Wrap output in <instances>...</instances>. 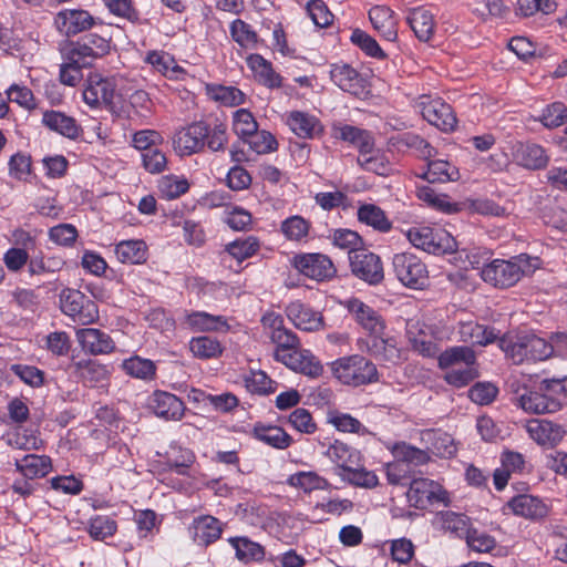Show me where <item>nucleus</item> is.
Masks as SVG:
<instances>
[{"label": "nucleus", "mask_w": 567, "mask_h": 567, "mask_svg": "<svg viewBox=\"0 0 567 567\" xmlns=\"http://www.w3.org/2000/svg\"><path fill=\"white\" fill-rule=\"evenodd\" d=\"M224 221L236 231L248 229L252 223L251 214L243 207L231 206L225 210Z\"/></svg>", "instance_id": "obj_64"}, {"label": "nucleus", "mask_w": 567, "mask_h": 567, "mask_svg": "<svg viewBox=\"0 0 567 567\" xmlns=\"http://www.w3.org/2000/svg\"><path fill=\"white\" fill-rule=\"evenodd\" d=\"M507 507L516 516L526 519H542L549 513V506L538 496L530 494H520L511 498Z\"/></svg>", "instance_id": "obj_24"}, {"label": "nucleus", "mask_w": 567, "mask_h": 567, "mask_svg": "<svg viewBox=\"0 0 567 567\" xmlns=\"http://www.w3.org/2000/svg\"><path fill=\"white\" fill-rule=\"evenodd\" d=\"M324 456L333 464V473L341 477L354 465L362 463V453L343 441L334 440L324 451Z\"/></svg>", "instance_id": "obj_14"}, {"label": "nucleus", "mask_w": 567, "mask_h": 567, "mask_svg": "<svg viewBox=\"0 0 567 567\" xmlns=\"http://www.w3.org/2000/svg\"><path fill=\"white\" fill-rule=\"evenodd\" d=\"M247 65L254 73L255 78L268 87H279L281 78L275 72L269 61L260 54H251L247 58Z\"/></svg>", "instance_id": "obj_40"}, {"label": "nucleus", "mask_w": 567, "mask_h": 567, "mask_svg": "<svg viewBox=\"0 0 567 567\" xmlns=\"http://www.w3.org/2000/svg\"><path fill=\"white\" fill-rule=\"evenodd\" d=\"M244 384L247 391L254 394H269L277 388V383L261 370H252L246 374Z\"/></svg>", "instance_id": "obj_52"}, {"label": "nucleus", "mask_w": 567, "mask_h": 567, "mask_svg": "<svg viewBox=\"0 0 567 567\" xmlns=\"http://www.w3.org/2000/svg\"><path fill=\"white\" fill-rule=\"evenodd\" d=\"M445 370L444 380L455 388H463L478 377L475 364H464V367Z\"/></svg>", "instance_id": "obj_62"}, {"label": "nucleus", "mask_w": 567, "mask_h": 567, "mask_svg": "<svg viewBox=\"0 0 567 567\" xmlns=\"http://www.w3.org/2000/svg\"><path fill=\"white\" fill-rule=\"evenodd\" d=\"M75 337L82 350L92 355L107 354L115 349L112 338L100 329L81 328Z\"/></svg>", "instance_id": "obj_23"}, {"label": "nucleus", "mask_w": 567, "mask_h": 567, "mask_svg": "<svg viewBox=\"0 0 567 567\" xmlns=\"http://www.w3.org/2000/svg\"><path fill=\"white\" fill-rule=\"evenodd\" d=\"M421 176L430 183H447L460 179L461 175L455 165L437 159L429 162L427 169Z\"/></svg>", "instance_id": "obj_44"}, {"label": "nucleus", "mask_w": 567, "mask_h": 567, "mask_svg": "<svg viewBox=\"0 0 567 567\" xmlns=\"http://www.w3.org/2000/svg\"><path fill=\"white\" fill-rule=\"evenodd\" d=\"M422 441L427 444V450L431 453L442 457H450L456 452L452 436L441 431L429 430L423 432Z\"/></svg>", "instance_id": "obj_43"}, {"label": "nucleus", "mask_w": 567, "mask_h": 567, "mask_svg": "<svg viewBox=\"0 0 567 567\" xmlns=\"http://www.w3.org/2000/svg\"><path fill=\"white\" fill-rule=\"evenodd\" d=\"M472 11L477 17L486 20L488 18L503 19L509 12L503 0H478L473 3Z\"/></svg>", "instance_id": "obj_58"}, {"label": "nucleus", "mask_w": 567, "mask_h": 567, "mask_svg": "<svg viewBox=\"0 0 567 567\" xmlns=\"http://www.w3.org/2000/svg\"><path fill=\"white\" fill-rule=\"evenodd\" d=\"M148 410L165 421H179L185 413L184 402L175 394L156 390L147 401Z\"/></svg>", "instance_id": "obj_15"}, {"label": "nucleus", "mask_w": 567, "mask_h": 567, "mask_svg": "<svg viewBox=\"0 0 567 567\" xmlns=\"http://www.w3.org/2000/svg\"><path fill=\"white\" fill-rule=\"evenodd\" d=\"M188 349L193 357L199 360L217 359L224 352L221 342L209 336L193 337L188 342Z\"/></svg>", "instance_id": "obj_41"}, {"label": "nucleus", "mask_w": 567, "mask_h": 567, "mask_svg": "<svg viewBox=\"0 0 567 567\" xmlns=\"http://www.w3.org/2000/svg\"><path fill=\"white\" fill-rule=\"evenodd\" d=\"M3 439L12 449L22 451L40 450L43 444L34 431L24 427H18L7 433Z\"/></svg>", "instance_id": "obj_47"}, {"label": "nucleus", "mask_w": 567, "mask_h": 567, "mask_svg": "<svg viewBox=\"0 0 567 567\" xmlns=\"http://www.w3.org/2000/svg\"><path fill=\"white\" fill-rule=\"evenodd\" d=\"M509 388L517 394L516 405L526 413L543 414L559 411L566 399L565 385L560 380H544L535 391H520V381L513 379Z\"/></svg>", "instance_id": "obj_1"}, {"label": "nucleus", "mask_w": 567, "mask_h": 567, "mask_svg": "<svg viewBox=\"0 0 567 567\" xmlns=\"http://www.w3.org/2000/svg\"><path fill=\"white\" fill-rule=\"evenodd\" d=\"M524 427L529 439L540 446L554 447L566 434L561 425L543 419L529 420Z\"/></svg>", "instance_id": "obj_20"}, {"label": "nucleus", "mask_w": 567, "mask_h": 567, "mask_svg": "<svg viewBox=\"0 0 567 567\" xmlns=\"http://www.w3.org/2000/svg\"><path fill=\"white\" fill-rule=\"evenodd\" d=\"M42 123L68 138H76L81 128L73 117L65 115L59 111H47L43 113Z\"/></svg>", "instance_id": "obj_39"}, {"label": "nucleus", "mask_w": 567, "mask_h": 567, "mask_svg": "<svg viewBox=\"0 0 567 567\" xmlns=\"http://www.w3.org/2000/svg\"><path fill=\"white\" fill-rule=\"evenodd\" d=\"M95 24L94 17L81 8H66L56 12L52 25L55 31L66 38L90 30Z\"/></svg>", "instance_id": "obj_10"}, {"label": "nucleus", "mask_w": 567, "mask_h": 567, "mask_svg": "<svg viewBox=\"0 0 567 567\" xmlns=\"http://www.w3.org/2000/svg\"><path fill=\"white\" fill-rule=\"evenodd\" d=\"M71 368L81 379L86 382L94 383L103 380L106 377V369L104 365L94 360H75L72 359Z\"/></svg>", "instance_id": "obj_50"}, {"label": "nucleus", "mask_w": 567, "mask_h": 567, "mask_svg": "<svg viewBox=\"0 0 567 567\" xmlns=\"http://www.w3.org/2000/svg\"><path fill=\"white\" fill-rule=\"evenodd\" d=\"M406 237L414 247L434 255L453 252L457 246L454 237L442 228L413 227Z\"/></svg>", "instance_id": "obj_5"}, {"label": "nucleus", "mask_w": 567, "mask_h": 567, "mask_svg": "<svg viewBox=\"0 0 567 567\" xmlns=\"http://www.w3.org/2000/svg\"><path fill=\"white\" fill-rule=\"evenodd\" d=\"M499 348L515 364L543 361L553 357V348L547 340L535 334H519L499 339Z\"/></svg>", "instance_id": "obj_3"}, {"label": "nucleus", "mask_w": 567, "mask_h": 567, "mask_svg": "<svg viewBox=\"0 0 567 567\" xmlns=\"http://www.w3.org/2000/svg\"><path fill=\"white\" fill-rule=\"evenodd\" d=\"M208 127L203 122H195L177 130L173 136V148L178 156L198 153L205 145Z\"/></svg>", "instance_id": "obj_11"}, {"label": "nucleus", "mask_w": 567, "mask_h": 567, "mask_svg": "<svg viewBox=\"0 0 567 567\" xmlns=\"http://www.w3.org/2000/svg\"><path fill=\"white\" fill-rule=\"evenodd\" d=\"M286 123L297 136L302 138H312L322 131V126L315 115L301 111L288 113Z\"/></svg>", "instance_id": "obj_34"}, {"label": "nucleus", "mask_w": 567, "mask_h": 567, "mask_svg": "<svg viewBox=\"0 0 567 567\" xmlns=\"http://www.w3.org/2000/svg\"><path fill=\"white\" fill-rule=\"evenodd\" d=\"M279 362L295 372L316 379L323 373L320 360L309 350L295 349L291 353H279Z\"/></svg>", "instance_id": "obj_16"}, {"label": "nucleus", "mask_w": 567, "mask_h": 567, "mask_svg": "<svg viewBox=\"0 0 567 567\" xmlns=\"http://www.w3.org/2000/svg\"><path fill=\"white\" fill-rule=\"evenodd\" d=\"M115 84L111 79L101 74H91L83 91V100L91 107L101 104L111 106L114 97Z\"/></svg>", "instance_id": "obj_21"}, {"label": "nucleus", "mask_w": 567, "mask_h": 567, "mask_svg": "<svg viewBox=\"0 0 567 567\" xmlns=\"http://www.w3.org/2000/svg\"><path fill=\"white\" fill-rule=\"evenodd\" d=\"M342 305L349 311L353 320L369 333L370 338L385 330V322L382 316L360 299L350 298L344 300Z\"/></svg>", "instance_id": "obj_12"}, {"label": "nucleus", "mask_w": 567, "mask_h": 567, "mask_svg": "<svg viewBox=\"0 0 567 567\" xmlns=\"http://www.w3.org/2000/svg\"><path fill=\"white\" fill-rule=\"evenodd\" d=\"M406 22L419 40L426 42L432 38L435 21L433 13L429 9L424 7L411 9L406 16Z\"/></svg>", "instance_id": "obj_35"}, {"label": "nucleus", "mask_w": 567, "mask_h": 567, "mask_svg": "<svg viewBox=\"0 0 567 567\" xmlns=\"http://www.w3.org/2000/svg\"><path fill=\"white\" fill-rule=\"evenodd\" d=\"M186 327L195 332H228L230 326L224 316H215L206 311L188 312L184 317Z\"/></svg>", "instance_id": "obj_28"}, {"label": "nucleus", "mask_w": 567, "mask_h": 567, "mask_svg": "<svg viewBox=\"0 0 567 567\" xmlns=\"http://www.w3.org/2000/svg\"><path fill=\"white\" fill-rule=\"evenodd\" d=\"M513 158L518 165L528 169H542L549 162L546 151L533 143H516L513 147Z\"/></svg>", "instance_id": "obj_29"}, {"label": "nucleus", "mask_w": 567, "mask_h": 567, "mask_svg": "<svg viewBox=\"0 0 567 567\" xmlns=\"http://www.w3.org/2000/svg\"><path fill=\"white\" fill-rule=\"evenodd\" d=\"M62 312L81 326L94 323L99 319L96 303L76 289H64L60 295Z\"/></svg>", "instance_id": "obj_7"}, {"label": "nucleus", "mask_w": 567, "mask_h": 567, "mask_svg": "<svg viewBox=\"0 0 567 567\" xmlns=\"http://www.w3.org/2000/svg\"><path fill=\"white\" fill-rule=\"evenodd\" d=\"M398 280L410 289H424L429 285V271L424 262L413 254L400 252L392 260Z\"/></svg>", "instance_id": "obj_6"}, {"label": "nucleus", "mask_w": 567, "mask_h": 567, "mask_svg": "<svg viewBox=\"0 0 567 567\" xmlns=\"http://www.w3.org/2000/svg\"><path fill=\"white\" fill-rule=\"evenodd\" d=\"M157 189L162 197L175 199L189 189V182L179 175H165L157 181Z\"/></svg>", "instance_id": "obj_49"}, {"label": "nucleus", "mask_w": 567, "mask_h": 567, "mask_svg": "<svg viewBox=\"0 0 567 567\" xmlns=\"http://www.w3.org/2000/svg\"><path fill=\"white\" fill-rule=\"evenodd\" d=\"M115 255L123 264H140L142 259V244L137 239L122 240L115 246Z\"/></svg>", "instance_id": "obj_63"}, {"label": "nucleus", "mask_w": 567, "mask_h": 567, "mask_svg": "<svg viewBox=\"0 0 567 567\" xmlns=\"http://www.w3.org/2000/svg\"><path fill=\"white\" fill-rule=\"evenodd\" d=\"M310 224L303 217L295 215L281 223V231L288 240L301 241L307 238Z\"/></svg>", "instance_id": "obj_57"}, {"label": "nucleus", "mask_w": 567, "mask_h": 567, "mask_svg": "<svg viewBox=\"0 0 567 567\" xmlns=\"http://www.w3.org/2000/svg\"><path fill=\"white\" fill-rule=\"evenodd\" d=\"M424 120L443 132H451L456 126V117L452 107L440 97L421 95L416 101Z\"/></svg>", "instance_id": "obj_8"}, {"label": "nucleus", "mask_w": 567, "mask_h": 567, "mask_svg": "<svg viewBox=\"0 0 567 567\" xmlns=\"http://www.w3.org/2000/svg\"><path fill=\"white\" fill-rule=\"evenodd\" d=\"M206 95L225 106H237L245 102V94L235 86H226L221 84H206Z\"/></svg>", "instance_id": "obj_45"}, {"label": "nucleus", "mask_w": 567, "mask_h": 567, "mask_svg": "<svg viewBox=\"0 0 567 567\" xmlns=\"http://www.w3.org/2000/svg\"><path fill=\"white\" fill-rule=\"evenodd\" d=\"M233 40L244 49H254L258 42L256 32L243 20H235L230 24Z\"/></svg>", "instance_id": "obj_61"}, {"label": "nucleus", "mask_w": 567, "mask_h": 567, "mask_svg": "<svg viewBox=\"0 0 567 567\" xmlns=\"http://www.w3.org/2000/svg\"><path fill=\"white\" fill-rule=\"evenodd\" d=\"M254 436L265 444L275 449H287L292 440L281 427L275 425H256Z\"/></svg>", "instance_id": "obj_46"}, {"label": "nucleus", "mask_w": 567, "mask_h": 567, "mask_svg": "<svg viewBox=\"0 0 567 567\" xmlns=\"http://www.w3.org/2000/svg\"><path fill=\"white\" fill-rule=\"evenodd\" d=\"M439 367L443 370L453 369L462 364H476L475 352L465 346H456L446 349L439 358Z\"/></svg>", "instance_id": "obj_42"}, {"label": "nucleus", "mask_w": 567, "mask_h": 567, "mask_svg": "<svg viewBox=\"0 0 567 567\" xmlns=\"http://www.w3.org/2000/svg\"><path fill=\"white\" fill-rule=\"evenodd\" d=\"M340 480L350 485L361 488H374L379 484V478L373 471L360 465H354Z\"/></svg>", "instance_id": "obj_51"}, {"label": "nucleus", "mask_w": 567, "mask_h": 567, "mask_svg": "<svg viewBox=\"0 0 567 567\" xmlns=\"http://www.w3.org/2000/svg\"><path fill=\"white\" fill-rule=\"evenodd\" d=\"M332 375L342 384L359 386L377 381L374 363L359 354L342 357L330 363Z\"/></svg>", "instance_id": "obj_4"}, {"label": "nucleus", "mask_w": 567, "mask_h": 567, "mask_svg": "<svg viewBox=\"0 0 567 567\" xmlns=\"http://www.w3.org/2000/svg\"><path fill=\"white\" fill-rule=\"evenodd\" d=\"M358 220L375 231L385 234L392 229V221L385 212L375 204H360L357 212Z\"/></svg>", "instance_id": "obj_36"}, {"label": "nucleus", "mask_w": 567, "mask_h": 567, "mask_svg": "<svg viewBox=\"0 0 567 567\" xmlns=\"http://www.w3.org/2000/svg\"><path fill=\"white\" fill-rule=\"evenodd\" d=\"M353 274L360 279L375 285L383 279V267L380 258L368 250L355 251L350 256Z\"/></svg>", "instance_id": "obj_19"}, {"label": "nucleus", "mask_w": 567, "mask_h": 567, "mask_svg": "<svg viewBox=\"0 0 567 567\" xmlns=\"http://www.w3.org/2000/svg\"><path fill=\"white\" fill-rule=\"evenodd\" d=\"M229 543L236 551V557L243 561L258 560L264 557V548L246 537L229 538Z\"/></svg>", "instance_id": "obj_54"}, {"label": "nucleus", "mask_w": 567, "mask_h": 567, "mask_svg": "<svg viewBox=\"0 0 567 567\" xmlns=\"http://www.w3.org/2000/svg\"><path fill=\"white\" fill-rule=\"evenodd\" d=\"M331 238L336 247L348 250L350 256L353 255L355 251L362 250V238L354 230L346 228L336 229L332 233Z\"/></svg>", "instance_id": "obj_60"}, {"label": "nucleus", "mask_w": 567, "mask_h": 567, "mask_svg": "<svg viewBox=\"0 0 567 567\" xmlns=\"http://www.w3.org/2000/svg\"><path fill=\"white\" fill-rule=\"evenodd\" d=\"M540 267L542 260L538 257L520 254L507 260L494 259L482 268L481 277L496 288H509Z\"/></svg>", "instance_id": "obj_2"}, {"label": "nucleus", "mask_w": 567, "mask_h": 567, "mask_svg": "<svg viewBox=\"0 0 567 567\" xmlns=\"http://www.w3.org/2000/svg\"><path fill=\"white\" fill-rule=\"evenodd\" d=\"M260 248L259 239L255 236L236 239L226 246L227 252L237 261L254 256Z\"/></svg>", "instance_id": "obj_53"}, {"label": "nucleus", "mask_w": 567, "mask_h": 567, "mask_svg": "<svg viewBox=\"0 0 567 567\" xmlns=\"http://www.w3.org/2000/svg\"><path fill=\"white\" fill-rule=\"evenodd\" d=\"M286 484L305 494H310L315 491H327L331 487L330 482L316 471L296 472L287 477Z\"/></svg>", "instance_id": "obj_33"}, {"label": "nucleus", "mask_w": 567, "mask_h": 567, "mask_svg": "<svg viewBox=\"0 0 567 567\" xmlns=\"http://www.w3.org/2000/svg\"><path fill=\"white\" fill-rule=\"evenodd\" d=\"M65 261L60 256H35L29 261L31 275L55 274L63 269Z\"/></svg>", "instance_id": "obj_56"}, {"label": "nucleus", "mask_w": 567, "mask_h": 567, "mask_svg": "<svg viewBox=\"0 0 567 567\" xmlns=\"http://www.w3.org/2000/svg\"><path fill=\"white\" fill-rule=\"evenodd\" d=\"M369 18L373 28L386 41L393 42L398 38V22L394 12L385 6H375L370 9Z\"/></svg>", "instance_id": "obj_31"}, {"label": "nucleus", "mask_w": 567, "mask_h": 567, "mask_svg": "<svg viewBox=\"0 0 567 567\" xmlns=\"http://www.w3.org/2000/svg\"><path fill=\"white\" fill-rule=\"evenodd\" d=\"M286 315L292 324L302 331H318L323 327L322 315L300 301L290 302L286 308Z\"/></svg>", "instance_id": "obj_25"}, {"label": "nucleus", "mask_w": 567, "mask_h": 567, "mask_svg": "<svg viewBox=\"0 0 567 567\" xmlns=\"http://www.w3.org/2000/svg\"><path fill=\"white\" fill-rule=\"evenodd\" d=\"M334 134L338 138L355 145L360 153L369 151L373 146V140L370 133L355 126H337L334 127Z\"/></svg>", "instance_id": "obj_48"}, {"label": "nucleus", "mask_w": 567, "mask_h": 567, "mask_svg": "<svg viewBox=\"0 0 567 567\" xmlns=\"http://www.w3.org/2000/svg\"><path fill=\"white\" fill-rule=\"evenodd\" d=\"M525 468L526 462L523 454L505 451L501 456V466L493 474L495 488L502 491L507 485L512 474H522Z\"/></svg>", "instance_id": "obj_30"}, {"label": "nucleus", "mask_w": 567, "mask_h": 567, "mask_svg": "<svg viewBox=\"0 0 567 567\" xmlns=\"http://www.w3.org/2000/svg\"><path fill=\"white\" fill-rule=\"evenodd\" d=\"M433 524L439 529L457 534L466 528L467 519L463 514L443 511L435 515Z\"/></svg>", "instance_id": "obj_55"}, {"label": "nucleus", "mask_w": 567, "mask_h": 567, "mask_svg": "<svg viewBox=\"0 0 567 567\" xmlns=\"http://www.w3.org/2000/svg\"><path fill=\"white\" fill-rule=\"evenodd\" d=\"M163 457L164 461H158V463H163V470L174 471L178 475H190L192 466L196 462L195 453L176 442L169 444Z\"/></svg>", "instance_id": "obj_27"}, {"label": "nucleus", "mask_w": 567, "mask_h": 567, "mask_svg": "<svg viewBox=\"0 0 567 567\" xmlns=\"http://www.w3.org/2000/svg\"><path fill=\"white\" fill-rule=\"evenodd\" d=\"M327 423L344 434H357L359 436L372 434L358 419L337 409H331L327 412Z\"/></svg>", "instance_id": "obj_37"}, {"label": "nucleus", "mask_w": 567, "mask_h": 567, "mask_svg": "<svg viewBox=\"0 0 567 567\" xmlns=\"http://www.w3.org/2000/svg\"><path fill=\"white\" fill-rule=\"evenodd\" d=\"M409 503L415 508H426L433 503H450V495L443 486L429 478H414L406 493Z\"/></svg>", "instance_id": "obj_9"}, {"label": "nucleus", "mask_w": 567, "mask_h": 567, "mask_svg": "<svg viewBox=\"0 0 567 567\" xmlns=\"http://www.w3.org/2000/svg\"><path fill=\"white\" fill-rule=\"evenodd\" d=\"M330 78L336 85L350 94L359 96L367 91L365 80L349 64H333L330 70Z\"/></svg>", "instance_id": "obj_26"}, {"label": "nucleus", "mask_w": 567, "mask_h": 567, "mask_svg": "<svg viewBox=\"0 0 567 567\" xmlns=\"http://www.w3.org/2000/svg\"><path fill=\"white\" fill-rule=\"evenodd\" d=\"M188 530L194 543L207 547L221 537L224 524L212 515H202L193 519Z\"/></svg>", "instance_id": "obj_22"}, {"label": "nucleus", "mask_w": 567, "mask_h": 567, "mask_svg": "<svg viewBox=\"0 0 567 567\" xmlns=\"http://www.w3.org/2000/svg\"><path fill=\"white\" fill-rule=\"evenodd\" d=\"M166 166L163 135L155 130H144V169L156 174L163 172Z\"/></svg>", "instance_id": "obj_18"}, {"label": "nucleus", "mask_w": 567, "mask_h": 567, "mask_svg": "<svg viewBox=\"0 0 567 567\" xmlns=\"http://www.w3.org/2000/svg\"><path fill=\"white\" fill-rule=\"evenodd\" d=\"M292 265L300 274L318 281L330 279L336 272L330 258L322 254L297 255Z\"/></svg>", "instance_id": "obj_13"}, {"label": "nucleus", "mask_w": 567, "mask_h": 567, "mask_svg": "<svg viewBox=\"0 0 567 567\" xmlns=\"http://www.w3.org/2000/svg\"><path fill=\"white\" fill-rule=\"evenodd\" d=\"M368 351L373 358L385 363L399 364L403 360V350L398 338L385 333V330L369 338Z\"/></svg>", "instance_id": "obj_17"}, {"label": "nucleus", "mask_w": 567, "mask_h": 567, "mask_svg": "<svg viewBox=\"0 0 567 567\" xmlns=\"http://www.w3.org/2000/svg\"><path fill=\"white\" fill-rule=\"evenodd\" d=\"M14 467L25 478L34 480L48 475L52 464L49 456L29 454L21 460H14Z\"/></svg>", "instance_id": "obj_38"}, {"label": "nucleus", "mask_w": 567, "mask_h": 567, "mask_svg": "<svg viewBox=\"0 0 567 567\" xmlns=\"http://www.w3.org/2000/svg\"><path fill=\"white\" fill-rule=\"evenodd\" d=\"M457 333L460 336V341L481 347L493 343L498 337L493 328L474 321L460 322Z\"/></svg>", "instance_id": "obj_32"}, {"label": "nucleus", "mask_w": 567, "mask_h": 567, "mask_svg": "<svg viewBox=\"0 0 567 567\" xmlns=\"http://www.w3.org/2000/svg\"><path fill=\"white\" fill-rule=\"evenodd\" d=\"M233 130L244 141L258 130L257 121L246 109H239L233 116Z\"/></svg>", "instance_id": "obj_59"}]
</instances>
